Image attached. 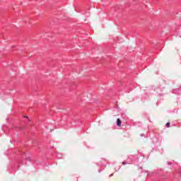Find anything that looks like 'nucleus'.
<instances>
[{
  "mask_svg": "<svg viewBox=\"0 0 181 181\" xmlns=\"http://www.w3.org/2000/svg\"><path fill=\"white\" fill-rule=\"evenodd\" d=\"M166 127H167V128H169V127H170V122H168V123L166 124Z\"/></svg>",
  "mask_w": 181,
  "mask_h": 181,
  "instance_id": "nucleus-2",
  "label": "nucleus"
},
{
  "mask_svg": "<svg viewBox=\"0 0 181 181\" xmlns=\"http://www.w3.org/2000/svg\"><path fill=\"white\" fill-rule=\"evenodd\" d=\"M168 165H172V163H168Z\"/></svg>",
  "mask_w": 181,
  "mask_h": 181,
  "instance_id": "nucleus-5",
  "label": "nucleus"
},
{
  "mask_svg": "<svg viewBox=\"0 0 181 181\" xmlns=\"http://www.w3.org/2000/svg\"><path fill=\"white\" fill-rule=\"evenodd\" d=\"M117 127H121V119H117Z\"/></svg>",
  "mask_w": 181,
  "mask_h": 181,
  "instance_id": "nucleus-1",
  "label": "nucleus"
},
{
  "mask_svg": "<svg viewBox=\"0 0 181 181\" xmlns=\"http://www.w3.org/2000/svg\"><path fill=\"white\" fill-rule=\"evenodd\" d=\"M113 175H114V174H111V175H109V177H112Z\"/></svg>",
  "mask_w": 181,
  "mask_h": 181,
  "instance_id": "nucleus-4",
  "label": "nucleus"
},
{
  "mask_svg": "<svg viewBox=\"0 0 181 181\" xmlns=\"http://www.w3.org/2000/svg\"><path fill=\"white\" fill-rule=\"evenodd\" d=\"M128 163L127 161H123L122 165H127Z\"/></svg>",
  "mask_w": 181,
  "mask_h": 181,
  "instance_id": "nucleus-3",
  "label": "nucleus"
}]
</instances>
